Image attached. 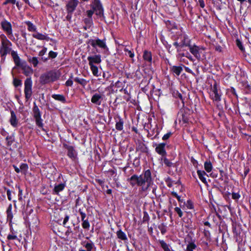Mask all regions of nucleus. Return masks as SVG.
Returning <instances> with one entry per match:
<instances>
[{
  "instance_id": "nucleus-1",
  "label": "nucleus",
  "mask_w": 251,
  "mask_h": 251,
  "mask_svg": "<svg viewBox=\"0 0 251 251\" xmlns=\"http://www.w3.org/2000/svg\"><path fill=\"white\" fill-rule=\"evenodd\" d=\"M0 38L1 40V45L0 47L1 61L4 62L6 55L10 53V52L11 53L12 44L3 34L0 35Z\"/></svg>"
},
{
  "instance_id": "nucleus-2",
  "label": "nucleus",
  "mask_w": 251,
  "mask_h": 251,
  "mask_svg": "<svg viewBox=\"0 0 251 251\" xmlns=\"http://www.w3.org/2000/svg\"><path fill=\"white\" fill-rule=\"evenodd\" d=\"M60 74L55 70H50L42 74L39 77L40 83L45 85L53 82L59 79Z\"/></svg>"
},
{
  "instance_id": "nucleus-3",
  "label": "nucleus",
  "mask_w": 251,
  "mask_h": 251,
  "mask_svg": "<svg viewBox=\"0 0 251 251\" xmlns=\"http://www.w3.org/2000/svg\"><path fill=\"white\" fill-rule=\"evenodd\" d=\"M33 116L35 119L36 126L40 128L43 131L47 132V130L44 128L43 120L41 118L42 112L37 105L35 102H33L32 108Z\"/></svg>"
},
{
  "instance_id": "nucleus-4",
  "label": "nucleus",
  "mask_w": 251,
  "mask_h": 251,
  "mask_svg": "<svg viewBox=\"0 0 251 251\" xmlns=\"http://www.w3.org/2000/svg\"><path fill=\"white\" fill-rule=\"evenodd\" d=\"M140 176L142 185V190L143 191H146L152 182L151 171L148 170L144 172V174L140 175Z\"/></svg>"
},
{
  "instance_id": "nucleus-5",
  "label": "nucleus",
  "mask_w": 251,
  "mask_h": 251,
  "mask_svg": "<svg viewBox=\"0 0 251 251\" xmlns=\"http://www.w3.org/2000/svg\"><path fill=\"white\" fill-rule=\"evenodd\" d=\"M5 144L7 148L10 150L12 151L19 148V143L16 140L14 133H12L10 135H7L5 137Z\"/></svg>"
},
{
  "instance_id": "nucleus-6",
  "label": "nucleus",
  "mask_w": 251,
  "mask_h": 251,
  "mask_svg": "<svg viewBox=\"0 0 251 251\" xmlns=\"http://www.w3.org/2000/svg\"><path fill=\"white\" fill-rule=\"evenodd\" d=\"M32 81L31 77H27L24 82V93L26 100H28L31 97Z\"/></svg>"
},
{
  "instance_id": "nucleus-7",
  "label": "nucleus",
  "mask_w": 251,
  "mask_h": 251,
  "mask_svg": "<svg viewBox=\"0 0 251 251\" xmlns=\"http://www.w3.org/2000/svg\"><path fill=\"white\" fill-rule=\"evenodd\" d=\"M189 50L191 53L197 59L205 57V48L197 46H189Z\"/></svg>"
},
{
  "instance_id": "nucleus-8",
  "label": "nucleus",
  "mask_w": 251,
  "mask_h": 251,
  "mask_svg": "<svg viewBox=\"0 0 251 251\" xmlns=\"http://www.w3.org/2000/svg\"><path fill=\"white\" fill-rule=\"evenodd\" d=\"M209 95L210 98L216 102H219L221 100L222 93L220 88L218 86L217 83H215L211 87Z\"/></svg>"
},
{
  "instance_id": "nucleus-9",
  "label": "nucleus",
  "mask_w": 251,
  "mask_h": 251,
  "mask_svg": "<svg viewBox=\"0 0 251 251\" xmlns=\"http://www.w3.org/2000/svg\"><path fill=\"white\" fill-rule=\"evenodd\" d=\"M63 146L67 150V156L73 161H75L77 158V153L74 147L72 146L63 144Z\"/></svg>"
},
{
  "instance_id": "nucleus-10",
  "label": "nucleus",
  "mask_w": 251,
  "mask_h": 251,
  "mask_svg": "<svg viewBox=\"0 0 251 251\" xmlns=\"http://www.w3.org/2000/svg\"><path fill=\"white\" fill-rule=\"evenodd\" d=\"M2 29L6 33L7 36L13 37L12 26L10 22L4 19L0 23Z\"/></svg>"
},
{
  "instance_id": "nucleus-11",
  "label": "nucleus",
  "mask_w": 251,
  "mask_h": 251,
  "mask_svg": "<svg viewBox=\"0 0 251 251\" xmlns=\"http://www.w3.org/2000/svg\"><path fill=\"white\" fill-rule=\"evenodd\" d=\"M95 14L101 21L104 19L103 9L100 0H95Z\"/></svg>"
},
{
  "instance_id": "nucleus-12",
  "label": "nucleus",
  "mask_w": 251,
  "mask_h": 251,
  "mask_svg": "<svg viewBox=\"0 0 251 251\" xmlns=\"http://www.w3.org/2000/svg\"><path fill=\"white\" fill-rule=\"evenodd\" d=\"M12 204L10 203L6 210V221L8 222L9 226L12 227L13 222L12 220L13 218V214L12 212Z\"/></svg>"
},
{
  "instance_id": "nucleus-13",
  "label": "nucleus",
  "mask_w": 251,
  "mask_h": 251,
  "mask_svg": "<svg viewBox=\"0 0 251 251\" xmlns=\"http://www.w3.org/2000/svg\"><path fill=\"white\" fill-rule=\"evenodd\" d=\"M74 226L73 230V234L79 239H81L83 236L82 230L80 227V225L78 222L76 223H72Z\"/></svg>"
},
{
  "instance_id": "nucleus-14",
  "label": "nucleus",
  "mask_w": 251,
  "mask_h": 251,
  "mask_svg": "<svg viewBox=\"0 0 251 251\" xmlns=\"http://www.w3.org/2000/svg\"><path fill=\"white\" fill-rule=\"evenodd\" d=\"M78 2L77 0H70L66 5L67 13L72 15L78 4Z\"/></svg>"
},
{
  "instance_id": "nucleus-15",
  "label": "nucleus",
  "mask_w": 251,
  "mask_h": 251,
  "mask_svg": "<svg viewBox=\"0 0 251 251\" xmlns=\"http://www.w3.org/2000/svg\"><path fill=\"white\" fill-rule=\"evenodd\" d=\"M23 70V74L26 76H30L33 74L31 67L27 65L26 62L23 61V65L20 67Z\"/></svg>"
},
{
  "instance_id": "nucleus-16",
  "label": "nucleus",
  "mask_w": 251,
  "mask_h": 251,
  "mask_svg": "<svg viewBox=\"0 0 251 251\" xmlns=\"http://www.w3.org/2000/svg\"><path fill=\"white\" fill-rule=\"evenodd\" d=\"M131 185L132 186L137 185L142 187L141 177L140 176L133 175L131 176L128 179Z\"/></svg>"
},
{
  "instance_id": "nucleus-17",
  "label": "nucleus",
  "mask_w": 251,
  "mask_h": 251,
  "mask_svg": "<svg viewBox=\"0 0 251 251\" xmlns=\"http://www.w3.org/2000/svg\"><path fill=\"white\" fill-rule=\"evenodd\" d=\"M11 116L9 119V122L11 126L13 127H17L18 125V119L17 118L15 112L13 110H10Z\"/></svg>"
},
{
  "instance_id": "nucleus-18",
  "label": "nucleus",
  "mask_w": 251,
  "mask_h": 251,
  "mask_svg": "<svg viewBox=\"0 0 251 251\" xmlns=\"http://www.w3.org/2000/svg\"><path fill=\"white\" fill-rule=\"evenodd\" d=\"M166 144L165 143H160L157 144L155 147V151L159 154L164 157L166 154V152L165 150Z\"/></svg>"
},
{
  "instance_id": "nucleus-19",
  "label": "nucleus",
  "mask_w": 251,
  "mask_h": 251,
  "mask_svg": "<svg viewBox=\"0 0 251 251\" xmlns=\"http://www.w3.org/2000/svg\"><path fill=\"white\" fill-rule=\"evenodd\" d=\"M11 55L13 58L15 65L17 67H21L23 65V62L21 61V58L18 55L17 51L12 50Z\"/></svg>"
},
{
  "instance_id": "nucleus-20",
  "label": "nucleus",
  "mask_w": 251,
  "mask_h": 251,
  "mask_svg": "<svg viewBox=\"0 0 251 251\" xmlns=\"http://www.w3.org/2000/svg\"><path fill=\"white\" fill-rule=\"evenodd\" d=\"M95 46L101 48L103 51L107 50V48L106 45L104 40H100L99 39H95Z\"/></svg>"
},
{
  "instance_id": "nucleus-21",
  "label": "nucleus",
  "mask_w": 251,
  "mask_h": 251,
  "mask_svg": "<svg viewBox=\"0 0 251 251\" xmlns=\"http://www.w3.org/2000/svg\"><path fill=\"white\" fill-rule=\"evenodd\" d=\"M65 183H61L59 184H55L53 190V194L58 195L59 193L62 191L65 188Z\"/></svg>"
},
{
  "instance_id": "nucleus-22",
  "label": "nucleus",
  "mask_w": 251,
  "mask_h": 251,
  "mask_svg": "<svg viewBox=\"0 0 251 251\" xmlns=\"http://www.w3.org/2000/svg\"><path fill=\"white\" fill-rule=\"evenodd\" d=\"M32 36L34 38H35L38 40H40L49 41V38H50L48 36H47L46 35H44L39 32H37L35 34H33Z\"/></svg>"
},
{
  "instance_id": "nucleus-23",
  "label": "nucleus",
  "mask_w": 251,
  "mask_h": 251,
  "mask_svg": "<svg viewBox=\"0 0 251 251\" xmlns=\"http://www.w3.org/2000/svg\"><path fill=\"white\" fill-rule=\"evenodd\" d=\"M51 97L55 100L60 101L62 103H65L66 102V98L63 95L53 94Z\"/></svg>"
},
{
  "instance_id": "nucleus-24",
  "label": "nucleus",
  "mask_w": 251,
  "mask_h": 251,
  "mask_svg": "<svg viewBox=\"0 0 251 251\" xmlns=\"http://www.w3.org/2000/svg\"><path fill=\"white\" fill-rule=\"evenodd\" d=\"M171 71L177 75H179L182 71L181 66H173L171 68Z\"/></svg>"
},
{
  "instance_id": "nucleus-25",
  "label": "nucleus",
  "mask_w": 251,
  "mask_h": 251,
  "mask_svg": "<svg viewBox=\"0 0 251 251\" xmlns=\"http://www.w3.org/2000/svg\"><path fill=\"white\" fill-rule=\"evenodd\" d=\"M25 23L27 26V29L29 31L35 32L36 31L37 28L36 26L30 21H26Z\"/></svg>"
},
{
  "instance_id": "nucleus-26",
  "label": "nucleus",
  "mask_w": 251,
  "mask_h": 251,
  "mask_svg": "<svg viewBox=\"0 0 251 251\" xmlns=\"http://www.w3.org/2000/svg\"><path fill=\"white\" fill-rule=\"evenodd\" d=\"M10 232H11V234H9L8 235L7 237V239L8 240H17L18 239L17 236L15 232L13 231V228L12 226L10 227Z\"/></svg>"
},
{
  "instance_id": "nucleus-27",
  "label": "nucleus",
  "mask_w": 251,
  "mask_h": 251,
  "mask_svg": "<svg viewBox=\"0 0 251 251\" xmlns=\"http://www.w3.org/2000/svg\"><path fill=\"white\" fill-rule=\"evenodd\" d=\"M74 80L75 82L80 84L83 87H84L85 85H86L87 82L89 81H87L86 79H85L84 78H80L79 77H75Z\"/></svg>"
},
{
  "instance_id": "nucleus-28",
  "label": "nucleus",
  "mask_w": 251,
  "mask_h": 251,
  "mask_svg": "<svg viewBox=\"0 0 251 251\" xmlns=\"http://www.w3.org/2000/svg\"><path fill=\"white\" fill-rule=\"evenodd\" d=\"M197 174L199 176V178L202 181L203 183H206V178L204 177V176L206 175V173L203 171L198 170L197 171Z\"/></svg>"
},
{
  "instance_id": "nucleus-29",
  "label": "nucleus",
  "mask_w": 251,
  "mask_h": 251,
  "mask_svg": "<svg viewBox=\"0 0 251 251\" xmlns=\"http://www.w3.org/2000/svg\"><path fill=\"white\" fill-rule=\"evenodd\" d=\"M88 59L92 74L94 75V56H89Z\"/></svg>"
},
{
  "instance_id": "nucleus-30",
  "label": "nucleus",
  "mask_w": 251,
  "mask_h": 251,
  "mask_svg": "<svg viewBox=\"0 0 251 251\" xmlns=\"http://www.w3.org/2000/svg\"><path fill=\"white\" fill-rule=\"evenodd\" d=\"M91 9L90 10L86 11V13L88 17L87 18L92 19V16L94 13V2H92L91 4Z\"/></svg>"
},
{
  "instance_id": "nucleus-31",
  "label": "nucleus",
  "mask_w": 251,
  "mask_h": 251,
  "mask_svg": "<svg viewBox=\"0 0 251 251\" xmlns=\"http://www.w3.org/2000/svg\"><path fill=\"white\" fill-rule=\"evenodd\" d=\"M143 57L145 60L149 62H151L152 58L151 53L150 52H149L148 51H145L144 53Z\"/></svg>"
},
{
  "instance_id": "nucleus-32",
  "label": "nucleus",
  "mask_w": 251,
  "mask_h": 251,
  "mask_svg": "<svg viewBox=\"0 0 251 251\" xmlns=\"http://www.w3.org/2000/svg\"><path fill=\"white\" fill-rule=\"evenodd\" d=\"M204 169L208 173L210 172L212 169V165L210 161H206L204 164Z\"/></svg>"
},
{
  "instance_id": "nucleus-33",
  "label": "nucleus",
  "mask_w": 251,
  "mask_h": 251,
  "mask_svg": "<svg viewBox=\"0 0 251 251\" xmlns=\"http://www.w3.org/2000/svg\"><path fill=\"white\" fill-rule=\"evenodd\" d=\"M117 235L119 239L123 240H126L127 239L126 234L121 230L117 232Z\"/></svg>"
},
{
  "instance_id": "nucleus-34",
  "label": "nucleus",
  "mask_w": 251,
  "mask_h": 251,
  "mask_svg": "<svg viewBox=\"0 0 251 251\" xmlns=\"http://www.w3.org/2000/svg\"><path fill=\"white\" fill-rule=\"evenodd\" d=\"M29 62L32 63L34 67L37 66L39 61L37 57H33L28 59Z\"/></svg>"
},
{
  "instance_id": "nucleus-35",
  "label": "nucleus",
  "mask_w": 251,
  "mask_h": 251,
  "mask_svg": "<svg viewBox=\"0 0 251 251\" xmlns=\"http://www.w3.org/2000/svg\"><path fill=\"white\" fill-rule=\"evenodd\" d=\"M196 247L197 246L194 243H189L187 245V247L185 251H193Z\"/></svg>"
},
{
  "instance_id": "nucleus-36",
  "label": "nucleus",
  "mask_w": 251,
  "mask_h": 251,
  "mask_svg": "<svg viewBox=\"0 0 251 251\" xmlns=\"http://www.w3.org/2000/svg\"><path fill=\"white\" fill-rule=\"evenodd\" d=\"M13 84L16 88L21 86L22 85V80L20 79L15 77L13 80Z\"/></svg>"
},
{
  "instance_id": "nucleus-37",
  "label": "nucleus",
  "mask_w": 251,
  "mask_h": 251,
  "mask_svg": "<svg viewBox=\"0 0 251 251\" xmlns=\"http://www.w3.org/2000/svg\"><path fill=\"white\" fill-rule=\"evenodd\" d=\"M103 95H95V104H100L101 100H103Z\"/></svg>"
},
{
  "instance_id": "nucleus-38",
  "label": "nucleus",
  "mask_w": 251,
  "mask_h": 251,
  "mask_svg": "<svg viewBox=\"0 0 251 251\" xmlns=\"http://www.w3.org/2000/svg\"><path fill=\"white\" fill-rule=\"evenodd\" d=\"M160 244L164 251H171L168 245H167L164 241H160Z\"/></svg>"
},
{
  "instance_id": "nucleus-39",
  "label": "nucleus",
  "mask_w": 251,
  "mask_h": 251,
  "mask_svg": "<svg viewBox=\"0 0 251 251\" xmlns=\"http://www.w3.org/2000/svg\"><path fill=\"white\" fill-rule=\"evenodd\" d=\"M16 188H17L18 189V197H19V200L22 201V195H23V190L21 188L20 185H16Z\"/></svg>"
},
{
  "instance_id": "nucleus-40",
  "label": "nucleus",
  "mask_w": 251,
  "mask_h": 251,
  "mask_svg": "<svg viewBox=\"0 0 251 251\" xmlns=\"http://www.w3.org/2000/svg\"><path fill=\"white\" fill-rule=\"evenodd\" d=\"M123 128V122L120 120L119 122H117L116 124V128L117 130H121Z\"/></svg>"
},
{
  "instance_id": "nucleus-41",
  "label": "nucleus",
  "mask_w": 251,
  "mask_h": 251,
  "mask_svg": "<svg viewBox=\"0 0 251 251\" xmlns=\"http://www.w3.org/2000/svg\"><path fill=\"white\" fill-rule=\"evenodd\" d=\"M28 168V165L26 163H22L20 165V169L21 171H26Z\"/></svg>"
},
{
  "instance_id": "nucleus-42",
  "label": "nucleus",
  "mask_w": 251,
  "mask_h": 251,
  "mask_svg": "<svg viewBox=\"0 0 251 251\" xmlns=\"http://www.w3.org/2000/svg\"><path fill=\"white\" fill-rule=\"evenodd\" d=\"M57 52H54L52 50H51L49 53V57L50 58L53 59L56 57L57 56Z\"/></svg>"
},
{
  "instance_id": "nucleus-43",
  "label": "nucleus",
  "mask_w": 251,
  "mask_h": 251,
  "mask_svg": "<svg viewBox=\"0 0 251 251\" xmlns=\"http://www.w3.org/2000/svg\"><path fill=\"white\" fill-rule=\"evenodd\" d=\"M82 226V227L83 228L87 229L89 227L90 224H89V222L87 220H85L83 221Z\"/></svg>"
},
{
  "instance_id": "nucleus-44",
  "label": "nucleus",
  "mask_w": 251,
  "mask_h": 251,
  "mask_svg": "<svg viewBox=\"0 0 251 251\" xmlns=\"http://www.w3.org/2000/svg\"><path fill=\"white\" fill-rule=\"evenodd\" d=\"M70 219V216L68 214H65V217L64 218V220L63 222V225L64 227H66L67 223L68 222L69 220Z\"/></svg>"
},
{
  "instance_id": "nucleus-45",
  "label": "nucleus",
  "mask_w": 251,
  "mask_h": 251,
  "mask_svg": "<svg viewBox=\"0 0 251 251\" xmlns=\"http://www.w3.org/2000/svg\"><path fill=\"white\" fill-rule=\"evenodd\" d=\"M4 190H6V194L7 196V198L9 201L12 200V197H11V191L10 189H7L6 187H4Z\"/></svg>"
},
{
  "instance_id": "nucleus-46",
  "label": "nucleus",
  "mask_w": 251,
  "mask_h": 251,
  "mask_svg": "<svg viewBox=\"0 0 251 251\" xmlns=\"http://www.w3.org/2000/svg\"><path fill=\"white\" fill-rule=\"evenodd\" d=\"M175 211L178 214L179 217H181L183 216V212L180 208L178 207H176L175 208Z\"/></svg>"
},
{
  "instance_id": "nucleus-47",
  "label": "nucleus",
  "mask_w": 251,
  "mask_h": 251,
  "mask_svg": "<svg viewBox=\"0 0 251 251\" xmlns=\"http://www.w3.org/2000/svg\"><path fill=\"white\" fill-rule=\"evenodd\" d=\"M185 205L187 207V208L189 209H191L193 207L192 202L190 200L187 201L186 203H185Z\"/></svg>"
},
{
  "instance_id": "nucleus-48",
  "label": "nucleus",
  "mask_w": 251,
  "mask_h": 251,
  "mask_svg": "<svg viewBox=\"0 0 251 251\" xmlns=\"http://www.w3.org/2000/svg\"><path fill=\"white\" fill-rule=\"evenodd\" d=\"M162 160H163L164 163L167 166H171L172 165V163L166 158L164 157L162 158Z\"/></svg>"
},
{
  "instance_id": "nucleus-49",
  "label": "nucleus",
  "mask_w": 251,
  "mask_h": 251,
  "mask_svg": "<svg viewBox=\"0 0 251 251\" xmlns=\"http://www.w3.org/2000/svg\"><path fill=\"white\" fill-rule=\"evenodd\" d=\"M236 42H237V45L238 47V48L240 49V50L242 51H244V48L241 42L239 40H237Z\"/></svg>"
},
{
  "instance_id": "nucleus-50",
  "label": "nucleus",
  "mask_w": 251,
  "mask_h": 251,
  "mask_svg": "<svg viewBox=\"0 0 251 251\" xmlns=\"http://www.w3.org/2000/svg\"><path fill=\"white\" fill-rule=\"evenodd\" d=\"M47 48L44 47L43 49L40 50L39 52V56H43L47 52Z\"/></svg>"
},
{
  "instance_id": "nucleus-51",
  "label": "nucleus",
  "mask_w": 251,
  "mask_h": 251,
  "mask_svg": "<svg viewBox=\"0 0 251 251\" xmlns=\"http://www.w3.org/2000/svg\"><path fill=\"white\" fill-rule=\"evenodd\" d=\"M73 84V81L71 78L68 79L65 82L67 86H72Z\"/></svg>"
},
{
  "instance_id": "nucleus-52",
  "label": "nucleus",
  "mask_w": 251,
  "mask_h": 251,
  "mask_svg": "<svg viewBox=\"0 0 251 251\" xmlns=\"http://www.w3.org/2000/svg\"><path fill=\"white\" fill-rule=\"evenodd\" d=\"M85 248L88 250V251H91L93 247H92V243H87L85 245Z\"/></svg>"
},
{
  "instance_id": "nucleus-53",
  "label": "nucleus",
  "mask_w": 251,
  "mask_h": 251,
  "mask_svg": "<svg viewBox=\"0 0 251 251\" xmlns=\"http://www.w3.org/2000/svg\"><path fill=\"white\" fill-rule=\"evenodd\" d=\"M15 3L16 0H5V1L3 3V5H5L8 3L14 4Z\"/></svg>"
},
{
  "instance_id": "nucleus-54",
  "label": "nucleus",
  "mask_w": 251,
  "mask_h": 251,
  "mask_svg": "<svg viewBox=\"0 0 251 251\" xmlns=\"http://www.w3.org/2000/svg\"><path fill=\"white\" fill-rule=\"evenodd\" d=\"M84 22L87 25H90L93 23V20L91 18H85L84 19Z\"/></svg>"
},
{
  "instance_id": "nucleus-55",
  "label": "nucleus",
  "mask_w": 251,
  "mask_h": 251,
  "mask_svg": "<svg viewBox=\"0 0 251 251\" xmlns=\"http://www.w3.org/2000/svg\"><path fill=\"white\" fill-rule=\"evenodd\" d=\"M232 198L234 200H238L240 198V195L238 193H233Z\"/></svg>"
},
{
  "instance_id": "nucleus-56",
  "label": "nucleus",
  "mask_w": 251,
  "mask_h": 251,
  "mask_svg": "<svg viewBox=\"0 0 251 251\" xmlns=\"http://www.w3.org/2000/svg\"><path fill=\"white\" fill-rule=\"evenodd\" d=\"M0 134L3 136L7 137V135H10L9 133L4 129H2L0 131Z\"/></svg>"
},
{
  "instance_id": "nucleus-57",
  "label": "nucleus",
  "mask_w": 251,
  "mask_h": 251,
  "mask_svg": "<svg viewBox=\"0 0 251 251\" xmlns=\"http://www.w3.org/2000/svg\"><path fill=\"white\" fill-rule=\"evenodd\" d=\"M171 135V132L167 133V134H165L163 136L162 139L164 140L168 139L170 137Z\"/></svg>"
},
{
  "instance_id": "nucleus-58",
  "label": "nucleus",
  "mask_w": 251,
  "mask_h": 251,
  "mask_svg": "<svg viewBox=\"0 0 251 251\" xmlns=\"http://www.w3.org/2000/svg\"><path fill=\"white\" fill-rule=\"evenodd\" d=\"M172 195L174 197H176L178 201H181V200L180 199V197L179 196L177 195V193L176 192L173 191V192H172Z\"/></svg>"
},
{
  "instance_id": "nucleus-59",
  "label": "nucleus",
  "mask_w": 251,
  "mask_h": 251,
  "mask_svg": "<svg viewBox=\"0 0 251 251\" xmlns=\"http://www.w3.org/2000/svg\"><path fill=\"white\" fill-rule=\"evenodd\" d=\"M100 55H95V63H100Z\"/></svg>"
},
{
  "instance_id": "nucleus-60",
  "label": "nucleus",
  "mask_w": 251,
  "mask_h": 251,
  "mask_svg": "<svg viewBox=\"0 0 251 251\" xmlns=\"http://www.w3.org/2000/svg\"><path fill=\"white\" fill-rule=\"evenodd\" d=\"M12 167H13V168L14 169L15 171L17 173H19L21 172L20 169H19V168L17 166H16L15 165H12Z\"/></svg>"
},
{
  "instance_id": "nucleus-61",
  "label": "nucleus",
  "mask_w": 251,
  "mask_h": 251,
  "mask_svg": "<svg viewBox=\"0 0 251 251\" xmlns=\"http://www.w3.org/2000/svg\"><path fill=\"white\" fill-rule=\"evenodd\" d=\"M198 2L200 4V6L201 8H204L205 6L204 2L203 0H198Z\"/></svg>"
},
{
  "instance_id": "nucleus-62",
  "label": "nucleus",
  "mask_w": 251,
  "mask_h": 251,
  "mask_svg": "<svg viewBox=\"0 0 251 251\" xmlns=\"http://www.w3.org/2000/svg\"><path fill=\"white\" fill-rule=\"evenodd\" d=\"M215 50L218 52H221L222 51V48L219 45H217L215 46Z\"/></svg>"
},
{
  "instance_id": "nucleus-63",
  "label": "nucleus",
  "mask_w": 251,
  "mask_h": 251,
  "mask_svg": "<svg viewBox=\"0 0 251 251\" xmlns=\"http://www.w3.org/2000/svg\"><path fill=\"white\" fill-rule=\"evenodd\" d=\"M31 219H30L29 217H28V220L29 221V222L30 223H32L33 224H36L37 223V218L36 217H34V218L33 220H34V221H33V220H32L31 221L30 220Z\"/></svg>"
},
{
  "instance_id": "nucleus-64",
  "label": "nucleus",
  "mask_w": 251,
  "mask_h": 251,
  "mask_svg": "<svg viewBox=\"0 0 251 251\" xmlns=\"http://www.w3.org/2000/svg\"><path fill=\"white\" fill-rule=\"evenodd\" d=\"M66 227H67L68 228V230L66 231V233H73V230H72V228L70 226H66Z\"/></svg>"
}]
</instances>
